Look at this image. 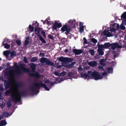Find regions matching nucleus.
I'll return each mask as SVG.
<instances>
[{"label":"nucleus","instance_id":"27","mask_svg":"<svg viewBox=\"0 0 126 126\" xmlns=\"http://www.w3.org/2000/svg\"><path fill=\"white\" fill-rule=\"evenodd\" d=\"M99 54L100 55H103L104 54V52L102 51V49L97 50Z\"/></svg>","mask_w":126,"mask_h":126},{"label":"nucleus","instance_id":"1","mask_svg":"<svg viewBox=\"0 0 126 126\" xmlns=\"http://www.w3.org/2000/svg\"><path fill=\"white\" fill-rule=\"evenodd\" d=\"M23 83L21 82H19L16 83V85L17 88L16 92L18 93V94H12V102H15V103L17 102H20L21 100V98L22 96H24L27 95L26 91L24 90L21 92H19V88L22 86Z\"/></svg>","mask_w":126,"mask_h":126},{"label":"nucleus","instance_id":"26","mask_svg":"<svg viewBox=\"0 0 126 126\" xmlns=\"http://www.w3.org/2000/svg\"><path fill=\"white\" fill-rule=\"evenodd\" d=\"M113 69L111 67H109L107 69V72L109 73H111L112 72Z\"/></svg>","mask_w":126,"mask_h":126},{"label":"nucleus","instance_id":"50","mask_svg":"<svg viewBox=\"0 0 126 126\" xmlns=\"http://www.w3.org/2000/svg\"><path fill=\"white\" fill-rule=\"evenodd\" d=\"M122 22L123 24L124 25H126V19H123Z\"/></svg>","mask_w":126,"mask_h":126},{"label":"nucleus","instance_id":"40","mask_svg":"<svg viewBox=\"0 0 126 126\" xmlns=\"http://www.w3.org/2000/svg\"><path fill=\"white\" fill-rule=\"evenodd\" d=\"M41 33V34L43 35L45 38L46 37L45 32L44 31H42Z\"/></svg>","mask_w":126,"mask_h":126},{"label":"nucleus","instance_id":"2","mask_svg":"<svg viewBox=\"0 0 126 126\" xmlns=\"http://www.w3.org/2000/svg\"><path fill=\"white\" fill-rule=\"evenodd\" d=\"M29 65L31 67L32 69L31 70L29 69L25 68L23 65L22 64L20 66V67L22 71L27 73L30 76L35 77L38 78H40L39 73L35 71V68L36 67V65L34 63H31L29 64Z\"/></svg>","mask_w":126,"mask_h":126},{"label":"nucleus","instance_id":"11","mask_svg":"<svg viewBox=\"0 0 126 126\" xmlns=\"http://www.w3.org/2000/svg\"><path fill=\"white\" fill-rule=\"evenodd\" d=\"M41 28L40 27L38 28L35 27L34 31L35 33L37 34L38 37L40 36V33L41 31Z\"/></svg>","mask_w":126,"mask_h":126},{"label":"nucleus","instance_id":"18","mask_svg":"<svg viewBox=\"0 0 126 126\" xmlns=\"http://www.w3.org/2000/svg\"><path fill=\"white\" fill-rule=\"evenodd\" d=\"M7 124V123L5 120H2L0 122V126H5Z\"/></svg>","mask_w":126,"mask_h":126},{"label":"nucleus","instance_id":"54","mask_svg":"<svg viewBox=\"0 0 126 126\" xmlns=\"http://www.w3.org/2000/svg\"><path fill=\"white\" fill-rule=\"evenodd\" d=\"M44 83L46 84H49L50 82L48 80H47L44 81Z\"/></svg>","mask_w":126,"mask_h":126},{"label":"nucleus","instance_id":"20","mask_svg":"<svg viewBox=\"0 0 126 126\" xmlns=\"http://www.w3.org/2000/svg\"><path fill=\"white\" fill-rule=\"evenodd\" d=\"M112 53L114 54L113 57L114 58H116L118 56V52L115 51H113L112 52Z\"/></svg>","mask_w":126,"mask_h":126},{"label":"nucleus","instance_id":"64","mask_svg":"<svg viewBox=\"0 0 126 126\" xmlns=\"http://www.w3.org/2000/svg\"><path fill=\"white\" fill-rule=\"evenodd\" d=\"M47 24L50 25L51 24V23L50 21H48L47 20Z\"/></svg>","mask_w":126,"mask_h":126},{"label":"nucleus","instance_id":"48","mask_svg":"<svg viewBox=\"0 0 126 126\" xmlns=\"http://www.w3.org/2000/svg\"><path fill=\"white\" fill-rule=\"evenodd\" d=\"M10 93V92L9 90H7L5 92V95H7Z\"/></svg>","mask_w":126,"mask_h":126},{"label":"nucleus","instance_id":"44","mask_svg":"<svg viewBox=\"0 0 126 126\" xmlns=\"http://www.w3.org/2000/svg\"><path fill=\"white\" fill-rule=\"evenodd\" d=\"M48 38H50V39L52 40H53L54 39L53 36L50 34H48Z\"/></svg>","mask_w":126,"mask_h":126},{"label":"nucleus","instance_id":"53","mask_svg":"<svg viewBox=\"0 0 126 126\" xmlns=\"http://www.w3.org/2000/svg\"><path fill=\"white\" fill-rule=\"evenodd\" d=\"M104 59H101L100 60L99 62H100V64H101L102 63H103V62H104Z\"/></svg>","mask_w":126,"mask_h":126},{"label":"nucleus","instance_id":"63","mask_svg":"<svg viewBox=\"0 0 126 126\" xmlns=\"http://www.w3.org/2000/svg\"><path fill=\"white\" fill-rule=\"evenodd\" d=\"M122 47L124 48H126V43L124 44L123 46H122Z\"/></svg>","mask_w":126,"mask_h":126},{"label":"nucleus","instance_id":"60","mask_svg":"<svg viewBox=\"0 0 126 126\" xmlns=\"http://www.w3.org/2000/svg\"><path fill=\"white\" fill-rule=\"evenodd\" d=\"M92 73V71H88L87 73L88 75L91 74H91Z\"/></svg>","mask_w":126,"mask_h":126},{"label":"nucleus","instance_id":"49","mask_svg":"<svg viewBox=\"0 0 126 126\" xmlns=\"http://www.w3.org/2000/svg\"><path fill=\"white\" fill-rule=\"evenodd\" d=\"M9 114L7 112H4L3 113V115L4 116H8Z\"/></svg>","mask_w":126,"mask_h":126},{"label":"nucleus","instance_id":"56","mask_svg":"<svg viewBox=\"0 0 126 126\" xmlns=\"http://www.w3.org/2000/svg\"><path fill=\"white\" fill-rule=\"evenodd\" d=\"M107 73L106 72H104L102 74V76H105V75H107Z\"/></svg>","mask_w":126,"mask_h":126},{"label":"nucleus","instance_id":"52","mask_svg":"<svg viewBox=\"0 0 126 126\" xmlns=\"http://www.w3.org/2000/svg\"><path fill=\"white\" fill-rule=\"evenodd\" d=\"M71 31V30L66 31V32H65V33L66 35H67L69 33V32Z\"/></svg>","mask_w":126,"mask_h":126},{"label":"nucleus","instance_id":"59","mask_svg":"<svg viewBox=\"0 0 126 126\" xmlns=\"http://www.w3.org/2000/svg\"><path fill=\"white\" fill-rule=\"evenodd\" d=\"M39 56L41 57L44 56V54L43 53H40Z\"/></svg>","mask_w":126,"mask_h":126},{"label":"nucleus","instance_id":"36","mask_svg":"<svg viewBox=\"0 0 126 126\" xmlns=\"http://www.w3.org/2000/svg\"><path fill=\"white\" fill-rule=\"evenodd\" d=\"M66 72L63 71L60 74L59 76H63L66 74Z\"/></svg>","mask_w":126,"mask_h":126},{"label":"nucleus","instance_id":"19","mask_svg":"<svg viewBox=\"0 0 126 126\" xmlns=\"http://www.w3.org/2000/svg\"><path fill=\"white\" fill-rule=\"evenodd\" d=\"M116 25V23H113L112 24V27L113 28H111L110 29V31L111 32H115L117 30L116 29H115L114 28V27Z\"/></svg>","mask_w":126,"mask_h":126},{"label":"nucleus","instance_id":"30","mask_svg":"<svg viewBox=\"0 0 126 126\" xmlns=\"http://www.w3.org/2000/svg\"><path fill=\"white\" fill-rule=\"evenodd\" d=\"M89 52L90 53L91 55L92 56L94 55L95 52L94 49H90L89 51Z\"/></svg>","mask_w":126,"mask_h":126},{"label":"nucleus","instance_id":"29","mask_svg":"<svg viewBox=\"0 0 126 126\" xmlns=\"http://www.w3.org/2000/svg\"><path fill=\"white\" fill-rule=\"evenodd\" d=\"M104 46L105 48L109 47L110 46V44L109 43H106L104 44Z\"/></svg>","mask_w":126,"mask_h":126},{"label":"nucleus","instance_id":"13","mask_svg":"<svg viewBox=\"0 0 126 126\" xmlns=\"http://www.w3.org/2000/svg\"><path fill=\"white\" fill-rule=\"evenodd\" d=\"M80 75L82 78L85 79H86L87 78L89 79L90 78V76L88 74L82 73H80Z\"/></svg>","mask_w":126,"mask_h":126},{"label":"nucleus","instance_id":"34","mask_svg":"<svg viewBox=\"0 0 126 126\" xmlns=\"http://www.w3.org/2000/svg\"><path fill=\"white\" fill-rule=\"evenodd\" d=\"M28 37H27V38H26V40L25 41V43L24 44V45L25 46H26V45H28V44H29V41L27 40V39H28ZM29 37H28V39L29 38Z\"/></svg>","mask_w":126,"mask_h":126},{"label":"nucleus","instance_id":"51","mask_svg":"<svg viewBox=\"0 0 126 126\" xmlns=\"http://www.w3.org/2000/svg\"><path fill=\"white\" fill-rule=\"evenodd\" d=\"M54 74L56 76H58L59 77H60V74H59V73L57 71H55V72L54 73Z\"/></svg>","mask_w":126,"mask_h":126},{"label":"nucleus","instance_id":"28","mask_svg":"<svg viewBox=\"0 0 126 126\" xmlns=\"http://www.w3.org/2000/svg\"><path fill=\"white\" fill-rule=\"evenodd\" d=\"M104 46L103 45H101L99 44L98 46V48L97 50L102 49L103 48H105Z\"/></svg>","mask_w":126,"mask_h":126},{"label":"nucleus","instance_id":"17","mask_svg":"<svg viewBox=\"0 0 126 126\" xmlns=\"http://www.w3.org/2000/svg\"><path fill=\"white\" fill-rule=\"evenodd\" d=\"M57 59L60 62H63L65 63V58H64L62 56L61 57H59L57 58Z\"/></svg>","mask_w":126,"mask_h":126},{"label":"nucleus","instance_id":"35","mask_svg":"<svg viewBox=\"0 0 126 126\" xmlns=\"http://www.w3.org/2000/svg\"><path fill=\"white\" fill-rule=\"evenodd\" d=\"M73 76V73L72 72H69L68 73V76L69 77H70L72 78Z\"/></svg>","mask_w":126,"mask_h":126},{"label":"nucleus","instance_id":"16","mask_svg":"<svg viewBox=\"0 0 126 126\" xmlns=\"http://www.w3.org/2000/svg\"><path fill=\"white\" fill-rule=\"evenodd\" d=\"M68 22L71 26H74L76 24V21L75 20H70Z\"/></svg>","mask_w":126,"mask_h":126},{"label":"nucleus","instance_id":"3","mask_svg":"<svg viewBox=\"0 0 126 126\" xmlns=\"http://www.w3.org/2000/svg\"><path fill=\"white\" fill-rule=\"evenodd\" d=\"M40 87L44 88L47 91L49 90V89L47 86L45 84L42 83V81H41L39 82V83H34L33 86L31 87L30 90L34 94L38 93L39 91Z\"/></svg>","mask_w":126,"mask_h":126},{"label":"nucleus","instance_id":"46","mask_svg":"<svg viewBox=\"0 0 126 126\" xmlns=\"http://www.w3.org/2000/svg\"><path fill=\"white\" fill-rule=\"evenodd\" d=\"M112 34L111 32H108L107 35H106V36L107 37H110L112 36Z\"/></svg>","mask_w":126,"mask_h":126},{"label":"nucleus","instance_id":"39","mask_svg":"<svg viewBox=\"0 0 126 126\" xmlns=\"http://www.w3.org/2000/svg\"><path fill=\"white\" fill-rule=\"evenodd\" d=\"M120 28L121 30H125L126 29L125 27L123 25H121L120 27Z\"/></svg>","mask_w":126,"mask_h":126},{"label":"nucleus","instance_id":"47","mask_svg":"<svg viewBox=\"0 0 126 126\" xmlns=\"http://www.w3.org/2000/svg\"><path fill=\"white\" fill-rule=\"evenodd\" d=\"M16 42L18 45H19L21 44V41L20 40H16Z\"/></svg>","mask_w":126,"mask_h":126},{"label":"nucleus","instance_id":"61","mask_svg":"<svg viewBox=\"0 0 126 126\" xmlns=\"http://www.w3.org/2000/svg\"><path fill=\"white\" fill-rule=\"evenodd\" d=\"M83 23L82 22H80V23H79V26H80V27H81V26H84L83 25Z\"/></svg>","mask_w":126,"mask_h":126},{"label":"nucleus","instance_id":"15","mask_svg":"<svg viewBox=\"0 0 126 126\" xmlns=\"http://www.w3.org/2000/svg\"><path fill=\"white\" fill-rule=\"evenodd\" d=\"M5 39L3 41L2 43V45L4 46V47L8 49L10 47V45L6 43H5Z\"/></svg>","mask_w":126,"mask_h":126},{"label":"nucleus","instance_id":"57","mask_svg":"<svg viewBox=\"0 0 126 126\" xmlns=\"http://www.w3.org/2000/svg\"><path fill=\"white\" fill-rule=\"evenodd\" d=\"M56 83V82H55L54 83L53 82H50V85L49 86H53Z\"/></svg>","mask_w":126,"mask_h":126},{"label":"nucleus","instance_id":"6","mask_svg":"<svg viewBox=\"0 0 126 126\" xmlns=\"http://www.w3.org/2000/svg\"><path fill=\"white\" fill-rule=\"evenodd\" d=\"M40 62L41 63H46L47 64L49 65L50 66H53L54 65V63L50 61L49 59L46 58H41Z\"/></svg>","mask_w":126,"mask_h":126},{"label":"nucleus","instance_id":"25","mask_svg":"<svg viewBox=\"0 0 126 126\" xmlns=\"http://www.w3.org/2000/svg\"><path fill=\"white\" fill-rule=\"evenodd\" d=\"M16 55V53L15 51H12L10 53L11 58H12L13 56H15Z\"/></svg>","mask_w":126,"mask_h":126},{"label":"nucleus","instance_id":"33","mask_svg":"<svg viewBox=\"0 0 126 126\" xmlns=\"http://www.w3.org/2000/svg\"><path fill=\"white\" fill-rule=\"evenodd\" d=\"M29 28L31 31V32H32L34 31V27L32 26L31 25H30L29 26Z\"/></svg>","mask_w":126,"mask_h":126},{"label":"nucleus","instance_id":"37","mask_svg":"<svg viewBox=\"0 0 126 126\" xmlns=\"http://www.w3.org/2000/svg\"><path fill=\"white\" fill-rule=\"evenodd\" d=\"M84 26L80 27L79 31L80 32H84Z\"/></svg>","mask_w":126,"mask_h":126},{"label":"nucleus","instance_id":"21","mask_svg":"<svg viewBox=\"0 0 126 126\" xmlns=\"http://www.w3.org/2000/svg\"><path fill=\"white\" fill-rule=\"evenodd\" d=\"M73 58H65V63H66L68 62H71L73 61Z\"/></svg>","mask_w":126,"mask_h":126},{"label":"nucleus","instance_id":"42","mask_svg":"<svg viewBox=\"0 0 126 126\" xmlns=\"http://www.w3.org/2000/svg\"><path fill=\"white\" fill-rule=\"evenodd\" d=\"M108 31H107L106 29H105L103 31V33L104 35H106L107 33L108 32Z\"/></svg>","mask_w":126,"mask_h":126},{"label":"nucleus","instance_id":"22","mask_svg":"<svg viewBox=\"0 0 126 126\" xmlns=\"http://www.w3.org/2000/svg\"><path fill=\"white\" fill-rule=\"evenodd\" d=\"M38 60V58L37 57H32L31 58L30 60V61L31 62H35Z\"/></svg>","mask_w":126,"mask_h":126},{"label":"nucleus","instance_id":"32","mask_svg":"<svg viewBox=\"0 0 126 126\" xmlns=\"http://www.w3.org/2000/svg\"><path fill=\"white\" fill-rule=\"evenodd\" d=\"M39 25V23L37 21L35 22L34 23H33L32 24L33 26H35L36 27H38Z\"/></svg>","mask_w":126,"mask_h":126},{"label":"nucleus","instance_id":"8","mask_svg":"<svg viewBox=\"0 0 126 126\" xmlns=\"http://www.w3.org/2000/svg\"><path fill=\"white\" fill-rule=\"evenodd\" d=\"M111 48L113 50H114L116 48H121L122 47V46L119 45L118 43H115L110 44Z\"/></svg>","mask_w":126,"mask_h":126},{"label":"nucleus","instance_id":"7","mask_svg":"<svg viewBox=\"0 0 126 126\" xmlns=\"http://www.w3.org/2000/svg\"><path fill=\"white\" fill-rule=\"evenodd\" d=\"M62 26V25L61 23H58L57 22H55L53 24L51 28L52 29H54L56 30L57 28H60Z\"/></svg>","mask_w":126,"mask_h":126},{"label":"nucleus","instance_id":"14","mask_svg":"<svg viewBox=\"0 0 126 126\" xmlns=\"http://www.w3.org/2000/svg\"><path fill=\"white\" fill-rule=\"evenodd\" d=\"M88 64L91 67H94L96 66L97 64L96 62L93 61L89 62Z\"/></svg>","mask_w":126,"mask_h":126},{"label":"nucleus","instance_id":"23","mask_svg":"<svg viewBox=\"0 0 126 126\" xmlns=\"http://www.w3.org/2000/svg\"><path fill=\"white\" fill-rule=\"evenodd\" d=\"M38 37L39 38V40L41 41L42 43L45 44L46 43V41L41 36H40Z\"/></svg>","mask_w":126,"mask_h":126},{"label":"nucleus","instance_id":"55","mask_svg":"<svg viewBox=\"0 0 126 126\" xmlns=\"http://www.w3.org/2000/svg\"><path fill=\"white\" fill-rule=\"evenodd\" d=\"M98 68L101 70L102 71H104V69L103 67L101 66H99L98 67Z\"/></svg>","mask_w":126,"mask_h":126},{"label":"nucleus","instance_id":"10","mask_svg":"<svg viewBox=\"0 0 126 126\" xmlns=\"http://www.w3.org/2000/svg\"><path fill=\"white\" fill-rule=\"evenodd\" d=\"M71 30V28L68 26L66 25H63L61 28V31L63 32L66 31Z\"/></svg>","mask_w":126,"mask_h":126},{"label":"nucleus","instance_id":"12","mask_svg":"<svg viewBox=\"0 0 126 126\" xmlns=\"http://www.w3.org/2000/svg\"><path fill=\"white\" fill-rule=\"evenodd\" d=\"M73 52L75 55H79L82 52V51L81 50H78L76 49H73Z\"/></svg>","mask_w":126,"mask_h":126},{"label":"nucleus","instance_id":"62","mask_svg":"<svg viewBox=\"0 0 126 126\" xmlns=\"http://www.w3.org/2000/svg\"><path fill=\"white\" fill-rule=\"evenodd\" d=\"M116 28H117V30L119 28V24H117V25L116 26Z\"/></svg>","mask_w":126,"mask_h":126},{"label":"nucleus","instance_id":"24","mask_svg":"<svg viewBox=\"0 0 126 126\" xmlns=\"http://www.w3.org/2000/svg\"><path fill=\"white\" fill-rule=\"evenodd\" d=\"M121 20L123 19H126V12L123 13L121 16Z\"/></svg>","mask_w":126,"mask_h":126},{"label":"nucleus","instance_id":"9","mask_svg":"<svg viewBox=\"0 0 126 126\" xmlns=\"http://www.w3.org/2000/svg\"><path fill=\"white\" fill-rule=\"evenodd\" d=\"M22 64H22H21L20 65V66H19L17 65V64L16 63H15V67L16 68H18L19 67H20L21 69V70H18L17 71V72L16 73V76H18L19 75H20L24 72L22 71L20 67V66H21L22 65Z\"/></svg>","mask_w":126,"mask_h":126},{"label":"nucleus","instance_id":"41","mask_svg":"<svg viewBox=\"0 0 126 126\" xmlns=\"http://www.w3.org/2000/svg\"><path fill=\"white\" fill-rule=\"evenodd\" d=\"M75 63H76L75 62L72 63H71L69 64V66L71 68L74 65Z\"/></svg>","mask_w":126,"mask_h":126},{"label":"nucleus","instance_id":"38","mask_svg":"<svg viewBox=\"0 0 126 126\" xmlns=\"http://www.w3.org/2000/svg\"><path fill=\"white\" fill-rule=\"evenodd\" d=\"M91 41L93 43H95L97 42V40L94 38H92L91 39Z\"/></svg>","mask_w":126,"mask_h":126},{"label":"nucleus","instance_id":"58","mask_svg":"<svg viewBox=\"0 0 126 126\" xmlns=\"http://www.w3.org/2000/svg\"><path fill=\"white\" fill-rule=\"evenodd\" d=\"M11 103L10 102H9V103L7 104V106L8 107H11Z\"/></svg>","mask_w":126,"mask_h":126},{"label":"nucleus","instance_id":"5","mask_svg":"<svg viewBox=\"0 0 126 126\" xmlns=\"http://www.w3.org/2000/svg\"><path fill=\"white\" fill-rule=\"evenodd\" d=\"M91 77L95 80L101 79L103 78L102 77L98 72L94 71L91 74Z\"/></svg>","mask_w":126,"mask_h":126},{"label":"nucleus","instance_id":"45","mask_svg":"<svg viewBox=\"0 0 126 126\" xmlns=\"http://www.w3.org/2000/svg\"><path fill=\"white\" fill-rule=\"evenodd\" d=\"M24 62L26 63H28V61L27 58L26 57H25L24 59Z\"/></svg>","mask_w":126,"mask_h":126},{"label":"nucleus","instance_id":"43","mask_svg":"<svg viewBox=\"0 0 126 126\" xmlns=\"http://www.w3.org/2000/svg\"><path fill=\"white\" fill-rule=\"evenodd\" d=\"M4 90L3 89V86L1 84H0V91H4Z\"/></svg>","mask_w":126,"mask_h":126},{"label":"nucleus","instance_id":"4","mask_svg":"<svg viewBox=\"0 0 126 126\" xmlns=\"http://www.w3.org/2000/svg\"><path fill=\"white\" fill-rule=\"evenodd\" d=\"M6 75L8 80H6L2 78L1 80L3 81H4V85L5 88L7 89L10 88L11 86L10 83L15 79V75L14 74L12 75L10 73H6Z\"/></svg>","mask_w":126,"mask_h":126},{"label":"nucleus","instance_id":"31","mask_svg":"<svg viewBox=\"0 0 126 126\" xmlns=\"http://www.w3.org/2000/svg\"><path fill=\"white\" fill-rule=\"evenodd\" d=\"M3 54L6 56H8L9 54V51L7 50L4 51L3 52Z\"/></svg>","mask_w":126,"mask_h":126}]
</instances>
